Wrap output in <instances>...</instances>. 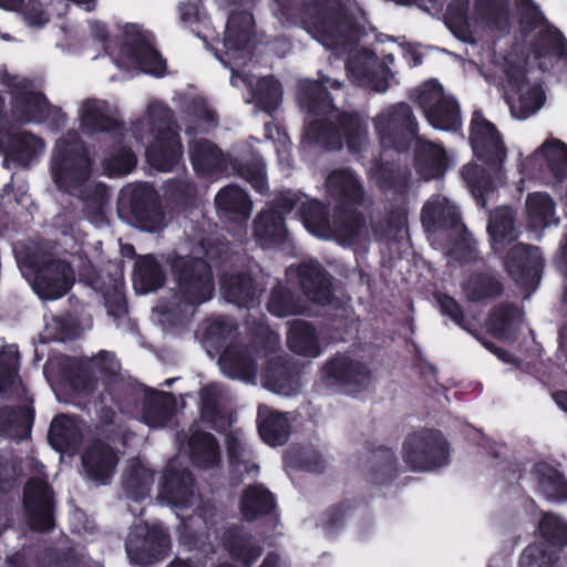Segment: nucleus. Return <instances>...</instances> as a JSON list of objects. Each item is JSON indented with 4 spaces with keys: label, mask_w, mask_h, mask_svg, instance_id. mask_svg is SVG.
I'll use <instances>...</instances> for the list:
<instances>
[{
    "label": "nucleus",
    "mask_w": 567,
    "mask_h": 567,
    "mask_svg": "<svg viewBox=\"0 0 567 567\" xmlns=\"http://www.w3.org/2000/svg\"><path fill=\"white\" fill-rule=\"evenodd\" d=\"M566 54V41L561 33L553 30L542 34L537 48L528 61L522 59L516 50L511 51L503 63L507 78L506 99L511 113L517 120H525L539 111L545 102V94L536 82L526 76L525 65L538 62L540 70H549L555 61Z\"/></svg>",
    "instance_id": "obj_1"
},
{
    "label": "nucleus",
    "mask_w": 567,
    "mask_h": 567,
    "mask_svg": "<svg viewBox=\"0 0 567 567\" xmlns=\"http://www.w3.org/2000/svg\"><path fill=\"white\" fill-rule=\"evenodd\" d=\"M513 6L534 12L529 0H475L470 11L467 1H452L445 13V24L455 38L465 43H475L495 31H504L509 24Z\"/></svg>",
    "instance_id": "obj_2"
},
{
    "label": "nucleus",
    "mask_w": 567,
    "mask_h": 567,
    "mask_svg": "<svg viewBox=\"0 0 567 567\" xmlns=\"http://www.w3.org/2000/svg\"><path fill=\"white\" fill-rule=\"evenodd\" d=\"M55 186L80 200L100 206L106 189L91 179V161L86 148L75 133H69L55 146L51 161Z\"/></svg>",
    "instance_id": "obj_3"
},
{
    "label": "nucleus",
    "mask_w": 567,
    "mask_h": 567,
    "mask_svg": "<svg viewBox=\"0 0 567 567\" xmlns=\"http://www.w3.org/2000/svg\"><path fill=\"white\" fill-rule=\"evenodd\" d=\"M132 133L146 145L147 162L155 169L171 171L181 159L182 144L171 126V112L162 103L151 102L144 115L134 123Z\"/></svg>",
    "instance_id": "obj_4"
},
{
    "label": "nucleus",
    "mask_w": 567,
    "mask_h": 567,
    "mask_svg": "<svg viewBox=\"0 0 567 567\" xmlns=\"http://www.w3.org/2000/svg\"><path fill=\"white\" fill-rule=\"evenodd\" d=\"M254 27L252 17L248 12L231 14L225 33L224 44L227 62L233 69L230 83L238 86L241 81L247 86H252L250 79L243 76L236 70L247 63L250 59V38Z\"/></svg>",
    "instance_id": "obj_5"
},
{
    "label": "nucleus",
    "mask_w": 567,
    "mask_h": 567,
    "mask_svg": "<svg viewBox=\"0 0 567 567\" xmlns=\"http://www.w3.org/2000/svg\"><path fill=\"white\" fill-rule=\"evenodd\" d=\"M305 227L316 237L336 239L341 245H350L357 235L361 220L352 212L347 217H338L331 224L326 216L323 206L317 202L301 204Z\"/></svg>",
    "instance_id": "obj_6"
},
{
    "label": "nucleus",
    "mask_w": 567,
    "mask_h": 567,
    "mask_svg": "<svg viewBox=\"0 0 567 567\" xmlns=\"http://www.w3.org/2000/svg\"><path fill=\"white\" fill-rule=\"evenodd\" d=\"M539 532L543 539L524 550L520 567H551L557 548L567 544V524L556 515L546 514L539 523Z\"/></svg>",
    "instance_id": "obj_7"
},
{
    "label": "nucleus",
    "mask_w": 567,
    "mask_h": 567,
    "mask_svg": "<svg viewBox=\"0 0 567 567\" xmlns=\"http://www.w3.org/2000/svg\"><path fill=\"white\" fill-rule=\"evenodd\" d=\"M449 449L440 432L410 435L403 444V458L415 471H430L446 464Z\"/></svg>",
    "instance_id": "obj_8"
},
{
    "label": "nucleus",
    "mask_w": 567,
    "mask_h": 567,
    "mask_svg": "<svg viewBox=\"0 0 567 567\" xmlns=\"http://www.w3.org/2000/svg\"><path fill=\"white\" fill-rule=\"evenodd\" d=\"M417 99L432 127L441 131H455L461 126L460 109L456 101L445 94L436 81L425 82L420 89Z\"/></svg>",
    "instance_id": "obj_9"
},
{
    "label": "nucleus",
    "mask_w": 567,
    "mask_h": 567,
    "mask_svg": "<svg viewBox=\"0 0 567 567\" xmlns=\"http://www.w3.org/2000/svg\"><path fill=\"white\" fill-rule=\"evenodd\" d=\"M4 85L12 87L13 105L12 115L19 122H42L49 116H60L58 109H52L45 97L33 92L29 84L16 75H4L2 78Z\"/></svg>",
    "instance_id": "obj_10"
},
{
    "label": "nucleus",
    "mask_w": 567,
    "mask_h": 567,
    "mask_svg": "<svg viewBox=\"0 0 567 567\" xmlns=\"http://www.w3.org/2000/svg\"><path fill=\"white\" fill-rule=\"evenodd\" d=\"M115 61L120 69L128 71L140 69L153 76H163L166 71L165 60L151 45L146 35L136 30L126 38Z\"/></svg>",
    "instance_id": "obj_11"
},
{
    "label": "nucleus",
    "mask_w": 567,
    "mask_h": 567,
    "mask_svg": "<svg viewBox=\"0 0 567 567\" xmlns=\"http://www.w3.org/2000/svg\"><path fill=\"white\" fill-rule=\"evenodd\" d=\"M470 142L475 156L486 161L491 169L501 167L505 158V146L495 125L478 111L473 113Z\"/></svg>",
    "instance_id": "obj_12"
},
{
    "label": "nucleus",
    "mask_w": 567,
    "mask_h": 567,
    "mask_svg": "<svg viewBox=\"0 0 567 567\" xmlns=\"http://www.w3.org/2000/svg\"><path fill=\"white\" fill-rule=\"evenodd\" d=\"M168 545V536L161 527L140 524L127 537L126 551L134 564L145 566L162 557Z\"/></svg>",
    "instance_id": "obj_13"
},
{
    "label": "nucleus",
    "mask_w": 567,
    "mask_h": 567,
    "mask_svg": "<svg viewBox=\"0 0 567 567\" xmlns=\"http://www.w3.org/2000/svg\"><path fill=\"white\" fill-rule=\"evenodd\" d=\"M179 292L190 305H199L213 296L214 285L208 265L203 259L183 262L179 278Z\"/></svg>",
    "instance_id": "obj_14"
},
{
    "label": "nucleus",
    "mask_w": 567,
    "mask_h": 567,
    "mask_svg": "<svg viewBox=\"0 0 567 567\" xmlns=\"http://www.w3.org/2000/svg\"><path fill=\"white\" fill-rule=\"evenodd\" d=\"M74 280L73 271L61 260H49L35 269L33 290L45 300L64 296Z\"/></svg>",
    "instance_id": "obj_15"
},
{
    "label": "nucleus",
    "mask_w": 567,
    "mask_h": 567,
    "mask_svg": "<svg viewBox=\"0 0 567 567\" xmlns=\"http://www.w3.org/2000/svg\"><path fill=\"white\" fill-rule=\"evenodd\" d=\"M322 380L328 386L341 385L349 393L355 394L368 388L370 374L361 363L339 357L324 365Z\"/></svg>",
    "instance_id": "obj_16"
},
{
    "label": "nucleus",
    "mask_w": 567,
    "mask_h": 567,
    "mask_svg": "<svg viewBox=\"0 0 567 567\" xmlns=\"http://www.w3.org/2000/svg\"><path fill=\"white\" fill-rule=\"evenodd\" d=\"M130 196L131 209L146 231H157L165 225L164 214L157 206V196L147 184L134 185L124 190L123 196Z\"/></svg>",
    "instance_id": "obj_17"
},
{
    "label": "nucleus",
    "mask_w": 567,
    "mask_h": 567,
    "mask_svg": "<svg viewBox=\"0 0 567 567\" xmlns=\"http://www.w3.org/2000/svg\"><path fill=\"white\" fill-rule=\"evenodd\" d=\"M178 465L177 460L168 463L158 497L171 506L187 508L194 504L196 495L189 474Z\"/></svg>",
    "instance_id": "obj_18"
},
{
    "label": "nucleus",
    "mask_w": 567,
    "mask_h": 567,
    "mask_svg": "<svg viewBox=\"0 0 567 567\" xmlns=\"http://www.w3.org/2000/svg\"><path fill=\"white\" fill-rule=\"evenodd\" d=\"M539 167L547 169L557 179L567 176V145L560 140H547L525 163L522 164V173H529Z\"/></svg>",
    "instance_id": "obj_19"
},
{
    "label": "nucleus",
    "mask_w": 567,
    "mask_h": 567,
    "mask_svg": "<svg viewBox=\"0 0 567 567\" xmlns=\"http://www.w3.org/2000/svg\"><path fill=\"white\" fill-rule=\"evenodd\" d=\"M24 508L33 528L49 529L52 527L51 492L43 480L34 478L27 484Z\"/></svg>",
    "instance_id": "obj_20"
},
{
    "label": "nucleus",
    "mask_w": 567,
    "mask_h": 567,
    "mask_svg": "<svg viewBox=\"0 0 567 567\" xmlns=\"http://www.w3.org/2000/svg\"><path fill=\"white\" fill-rule=\"evenodd\" d=\"M348 68L361 86L377 92H383L389 86V68L369 51L361 52L351 59Z\"/></svg>",
    "instance_id": "obj_21"
},
{
    "label": "nucleus",
    "mask_w": 567,
    "mask_h": 567,
    "mask_svg": "<svg viewBox=\"0 0 567 567\" xmlns=\"http://www.w3.org/2000/svg\"><path fill=\"white\" fill-rule=\"evenodd\" d=\"M215 204L218 216L227 223L246 221L252 209L245 190L235 185L221 188L215 197Z\"/></svg>",
    "instance_id": "obj_22"
},
{
    "label": "nucleus",
    "mask_w": 567,
    "mask_h": 567,
    "mask_svg": "<svg viewBox=\"0 0 567 567\" xmlns=\"http://www.w3.org/2000/svg\"><path fill=\"white\" fill-rule=\"evenodd\" d=\"M189 154L193 167L198 175L213 176L227 168V156L207 140L193 141L189 146Z\"/></svg>",
    "instance_id": "obj_23"
},
{
    "label": "nucleus",
    "mask_w": 567,
    "mask_h": 567,
    "mask_svg": "<svg viewBox=\"0 0 567 567\" xmlns=\"http://www.w3.org/2000/svg\"><path fill=\"white\" fill-rule=\"evenodd\" d=\"M81 128L86 134L111 131L116 126L113 110L102 100H85L80 109Z\"/></svg>",
    "instance_id": "obj_24"
},
{
    "label": "nucleus",
    "mask_w": 567,
    "mask_h": 567,
    "mask_svg": "<svg viewBox=\"0 0 567 567\" xmlns=\"http://www.w3.org/2000/svg\"><path fill=\"white\" fill-rule=\"evenodd\" d=\"M83 466L90 480L105 484L117 463L114 452L102 443H95L82 457Z\"/></svg>",
    "instance_id": "obj_25"
},
{
    "label": "nucleus",
    "mask_w": 567,
    "mask_h": 567,
    "mask_svg": "<svg viewBox=\"0 0 567 567\" xmlns=\"http://www.w3.org/2000/svg\"><path fill=\"white\" fill-rule=\"evenodd\" d=\"M43 151L44 143L40 137L25 131L16 132L8 140L3 164L8 165L9 161H13L27 166Z\"/></svg>",
    "instance_id": "obj_26"
},
{
    "label": "nucleus",
    "mask_w": 567,
    "mask_h": 567,
    "mask_svg": "<svg viewBox=\"0 0 567 567\" xmlns=\"http://www.w3.org/2000/svg\"><path fill=\"white\" fill-rule=\"evenodd\" d=\"M305 293L315 302L327 303L331 297V281L318 262L303 264L299 268Z\"/></svg>",
    "instance_id": "obj_27"
},
{
    "label": "nucleus",
    "mask_w": 567,
    "mask_h": 567,
    "mask_svg": "<svg viewBox=\"0 0 567 567\" xmlns=\"http://www.w3.org/2000/svg\"><path fill=\"white\" fill-rule=\"evenodd\" d=\"M259 433L261 439L271 446L284 444L290 433V426L285 414L264 406L258 412Z\"/></svg>",
    "instance_id": "obj_28"
},
{
    "label": "nucleus",
    "mask_w": 567,
    "mask_h": 567,
    "mask_svg": "<svg viewBox=\"0 0 567 567\" xmlns=\"http://www.w3.org/2000/svg\"><path fill=\"white\" fill-rule=\"evenodd\" d=\"M327 190L346 205L359 204L362 198L361 185L350 171H336L330 174Z\"/></svg>",
    "instance_id": "obj_29"
},
{
    "label": "nucleus",
    "mask_w": 567,
    "mask_h": 567,
    "mask_svg": "<svg viewBox=\"0 0 567 567\" xmlns=\"http://www.w3.org/2000/svg\"><path fill=\"white\" fill-rule=\"evenodd\" d=\"M487 229L495 251H501L513 243L516 238V229L512 209L508 207L496 209L489 217Z\"/></svg>",
    "instance_id": "obj_30"
},
{
    "label": "nucleus",
    "mask_w": 567,
    "mask_h": 567,
    "mask_svg": "<svg viewBox=\"0 0 567 567\" xmlns=\"http://www.w3.org/2000/svg\"><path fill=\"white\" fill-rule=\"evenodd\" d=\"M218 363L221 372L231 379L251 382L256 377L255 364L244 350L228 348L220 357Z\"/></svg>",
    "instance_id": "obj_31"
},
{
    "label": "nucleus",
    "mask_w": 567,
    "mask_h": 567,
    "mask_svg": "<svg viewBox=\"0 0 567 567\" xmlns=\"http://www.w3.org/2000/svg\"><path fill=\"white\" fill-rule=\"evenodd\" d=\"M295 202L285 197L280 204V212H262L254 221L255 236L266 243L276 238H280L285 233V226L281 218V212H289L293 208Z\"/></svg>",
    "instance_id": "obj_32"
},
{
    "label": "nucleus",
    "mask_w": 567,
    "mask_h": 567,
    "mask_svg": "<svg viewBox=\"0 0 567 567\" xmlns=\"http://www.w3.org/2000/svg\"><path fill=\"white\" fill-rule=\"evenodd\" d=\"M458 221V212L449 199L436 196L429 200L422 210V223L427 230L454 225Z\"/></svg>",
    "instance_id": "obj_33"
},
{
    "label": "nucleus",
    "mask_w": 567,
    "mask_h": 567,
    "mask_svg": "<svg viewBox=\"0 0 567 567\" xmlns=\"http://www.w3.org/2000/svg\"><path fill=\"white\" fill-rule=\"evenodd\" d=\"M164 282V275L158 264L150 256L141 258L136 266L133 286L136 292L145 295L159 288Z\"/></svg>",
    "instance_id": "obj_34"
},
{
    "label": "nucleus",
    "mask_w": 567,
    "mask_h": 567,
    "mask_svg": "<svg viewBox=\"0 0 567 567\" xmlns=\"http://www.w3.org/2000/svg\"><path fill=\"white\" fill-rule=\"evenodd\" d=\"M445 152L430 142H421L416 154V164L424 178L437 177L446 168Z\"/></svg>",
    "instance_id": "obj_35"
},
{
    "label": "nucleus",
    "mask_w": 567,
    "mask_h": 567,
    "mask_svg": "<svg viewBox=\"0 0 567 567\" xmlns=\"http://www.w3.org/2000/svg\"><path fill=\"white\" fill-rule=\"evenodd\" d=\"M190 456L198 467L209 468L219 460V452L215 439L204 432H196L189 440Z\"/></svg>",
    "instance_id": "obj_36"
},
{
    "label": "nucleus",
    "mask_w": 567,
    "mask_h": 567,
    "mask_svg": "<svg viewBox=\"0 0 567 567\" xmlns=\"http://www.w3.org/2000/svg\"><path fill=\"white\" fill-rule=\"evenodd\" d=\"M80 439V429L74 419L60 415L55 417L49 430V441L59 451L71 450Z\"/></svg>",
    "instance_id": "obj_37"
},
{
    "label": "nucleus",
    "mask_w": 567,
    "mask_h": 567,
    "mask_svg": "<svg viewBox=\"0 0 567 567\" xmlns=\"http://www.w3.org/2000/svg\"><path fill=\"white\" fill-rule=\"evenodd\" d=\"M322 85L339 89L341 83L337 80L330 81V79L321 78L319 83L305 82L302 84V92L300 93V103L302 106L313 111H324L330 105L329 94L322 89Z\"/></svg>",
    "instance_id": "obj_38"
},
{
    "label": "nucleus",
    "mask_w": 567,
    "mask_h": 567,
    "mask_svg": "<svg viewBox=\"0 0 567 567\" xmlns=\"http://www.w3.org/2000/svg\"><path fill=\"white\" fill-rule=\"evenodd\" d=\"M288 346L293 352L301 355L317 357L319 354V346L311 327L300 320L292 321L289 326Z\"/></svg>",
    "instance_id": "obj_39"
},
{
    "label": "nucleus",
    "mask_w": 567,
    "mask_h": 567,
    "mask_svg": "<svg viewBox=\"0 0 567 567\" xmlns=\"http://www.w3.org/2000/svg\"><path fill=\"white\" fill-rule=\"evenodd\" d=\"M526 213L533 228L548 226L555 223V205L544 193H534L527 197Z\"/></svg>",
    "instance_id": "obj_40"
},
{
    "label": "nucleus",
    "mask_w": 567,
    "mask_h": 567,
    "mask_svg": "<svg viewBox=\"0 0 567 567\" xmlns=\"http://www.w3.org/2000/svg\"><path fill=\"white\" fill-rule=\"evenodd\" d=\"M224 298L238 306L247 305L256 293L252 280L243 275L226 276L220 285Z\"/></svg>",
    "instance_id": "obj_41"
},
{
    "label": "nucleus",
    "mask_w": 567,
    "mask_h": 567,
    "mask_svg": "<svg viewBox=\"0 0 567 567\" xmlns=\"http://www.w3.org/2000/svg\"><path fill=\"white\" fill-rule=\"evenodd\" d=\"M375 126L379 131L382 143L385 144L386 131H396L401 128L413 130V116L411 110L405 104H400L388 113L381 114L375 120Z\"/></svg>",
    "instance_id": "obj_42"
},
{
    "label": "nucleus",
    "mask_w": 567,
    "mask_h": 567,
    "mask_svg": "<svg viewBox=\"0 0 567 567\" xmlns=\"http://www.w3.org/2000/svg\"><path fill=\"white\" fill-rule=\"evenodd\" d=\"M540 266L542 257L538 249L525 245H515L511 251V257L506 261L507 270L512 276H516L519 269L537 272Z\"/></svg>",
    "instance_id": "obj_43"
},
{
    "label": "nucleus",
    "mask_w": 567,
    "mask_h": 567,
    "mask_svg": "<svg viewBox=\"0 0 567 567\" xmlns=\"http://www.w3.org/2000/svg\"><path fill=\"white\" fill-rule=\"evenodd\" d=\"M272 507V495L261 486H251L245 492L241 511L247 519H254L258 514L267 513Z\"/></svg>",
    "instance_id": "obj_44"
},
{
    "label": "nucleus",
    "mask_w": 567,
    "mask_h": 567,
    "mask_svg": "<svg viewBox=\"0 0 567 567\" xmlns=\"http://www.w3.org/2000/svg\"><path fill=\"white\" fill-rule=\"evenodd\" d=\"M281 100V87L271 76L259 80L254 96L248 102H254L259 110L267 113L274 112Z\"/></svg>",
    "instance_id": "obj_45"
},
{
    "label": "nucleus",
    "mask_w": 567,
    "mask_h": 567,
    "mask_svg": "<svg viewBox=\"0 0 567 567\" xmlns=\"http://www.w3.org/2000/svg\"><path fill=\"white\" fill-rule=\"evenodd\" d=\"M342 135L350 152H360L368 141L365 122L358 115L346 116L342 124Z\"/></svg>",
    "instance_id": "obj_46"
},
{
    "label": "nucleus",
    "mask_w": 567,
    "mask_h": 567,
    "mask_svg": "<svg viewBox=\"0 0 567 567\" xmlns=\"http://www.w3.org/2000/svg\"><path fill=\"white\" fill-rule=\"evenodd\" d=\"M136 165L135 155L126 147L113 148L105 159V171L110 176H122L132 172Z\"/></svg>",
    "instance_id": "obj_47"
},
{
    "label": "nucleus",
    "mask_w": 567,
    "mask_h": 567,
    "mask_svg": "<svg viewBox=\"0 0 567 567\" xmlns=\"http://www.w3.org/2000/svg\"><path fill=\"white\" fill-rule=\"evenodd\" d=\"M502 291L501 284L484 275L474 276L465 286V293L468 299L478 301L487 297L498 296Z\"/></svg>",
    "instance_id": "obj_48"
},
{
    "label": "nucleus",
    "mask_w": 567,
    "mask_h": 567,
    "mask_svg": "<svg viewBox=\"0 0 567 567\" xmlns=\"http://www.w3.org/2000/svg\"><path fill=\"white\" fill-rule=\"evenodd\" d=\"M228 454L230 466L235 473L243 474L245 471L255 474L258 471V466L251 463L250 453L238 439L230 441Z\"/></svg>",
    "instance_id": "obj_49"
},
{
    "label": "nucleus",
    "mask_w": 567,
    "mask_h": 567,
    "mask_svg": "<svg viewBox=\"0 0 567 567\" xmlns=\"http://www.w3.org/2000/svg\"><path fill=\"white\" fill-rule=\"evenodd\" d=\"M19 365V353L14 346H7L0 354V391L14 382Z\"/></svg>",
    "instance_id": "obj_50"
},
{
    "label": "nucleus",
    "mask_w": 567,
    "mask_h": 567,
    "mask_svg": "<svg viewBox=\"0 0 567 567\" xmlns=\"http://www.w3.org/2000/svg\"><path fill=\"white\" fill-rule=\"evenodd\" d=\"M152 482V473L143 465H138L127 481V489L132 497L138 498L150 491Z\"/></svg>",
    "instance_id": "obj_51"
},
{
    "label": "nucleus",
    "mask_w": 567,
    "mask_h": 567,
    "mask_svg": "<svg viewBox=\"0 0 567 567\" xmlns=\"http://www.w3.org/2000/svg\"><path fill=\"white\" fill-rule=\"evenodd\" d=\"M312 32L315 33L313 38L327 48H337L346 43L339 27L337 28L332 21H324L320 25H316Z\"/></svg>",
    "instance_id": "obj_52"
},
{
    "label": "nucleus",
    "mask_w": 567,
    "mask_h": 567,
    "mask_svg": "<svg viewBox=\"0 0 567 567\" xmlns=\"http://www.w3.org/2000/svg\"><path fill=\"white\" fill-rule=\"evenodd\" d=\"M519 311L507 308L502 310L498 315H496L491 323V327L499 334L501 338L506 339L507 330H509L513 326H516L520 320Z\"/></svg>",
    "instance_id": "obj_53"
},
{
    "label": "nucleus",
    "mask_w": 567,
    "mask_h": 567,
    "mask_svg": "<svg viewBox=\"0 0 567 567\" xmlns=\"http://www.w3.org/2000/svg\"><path fill=\"white\" fill-rule=\"evenodd\" d=\"M268 309L277 317H286L299 311L297 306L290 303L287 293L281 290H276L272 292Z\"/></svg>",
    "instance_id": "obj_54"
},
{
    "label": "nucleus",
    "mask_w": 567,
    "mask_h": 567,
    "mask_svg": "<svg viewBox=\"0 0 567 567\" xmlns=\"http://www.w3.org/2000/svg\"><path fill=\"white\" fill-rule=\"evenodd\" d=\"M240 175L258 192L264 193L267 189V179L261 159H256L252 166L244 167Z\"/></svg>",
    "instance_id": "obj_55"
},
{
    "label": "nucleus",
    "mask_w": 567,
    "mask_h": 567,
    "mask_svg": "<svg viewBox=\"0 0 567 567\" xmlns=\"http://www.w3.org/2000/svg\"><path fill=\"white\" fill-rule=\"evenodd\" d=\"M230 554L237 559L250 566L252 561L260 555V550L252 547L247 539L240 538L229 547Z\"/></svg>",
    "instance_id": "obj_56"
},
{
    "label": "nucleus",
    "mask_w": 567,
    "mask_h": 567,
    "mask_svg": "<svg viewBox=\"0 0 567 567\" xmlns=\"http://www.w3.org/2000/svg\"><path fill=\"white\" fill-rule=\"evenodd\" d=\"M167 419L166 409L158 406V394L156 395V403H150L144 408L143 420L151 427H159L164 425Z\"/></svg>",
    "instance_id": "obj_57"
},
{
    "label": "nucleus",
    "mask_w": 567,
    "mask_h": 567,
    "mask_svg": "<svg viewBox=\"0 0 567 567\" xmlns=\"http://www.w3.org/2000/svg\"><path fill=\"white\" fill-rule=\"evenodd\" d=\"M462 174L468 187L471 188L472 194L474 196L483 197V194L480 189L481 183L485 181V172L483 168L476 164H471L463 168Z\"/></svg>",
    "instance_id": "obj_58"
},
{
    "label": "nucleus",
    "mask_w": 567,
    "mask_h": 567,
    "mask_svg": "<svg viewBox=\"0 0 567 567\" xmlns=\"http://www.w3.org/2000/svg\"><path fill=\"white\" fill-rule=\"evenodd\" d=\"M24 19L30 25L41 27L49 21V14L42 9L41 3L31 0L24 13Z\"/></svg>",
    "instance_id": "obj_59"
},
{
    "label": "nucleus",
    "mask_w": 567,
    "mask_h": 567,
    "mask_svg": "<svg viewBox=\"0 0 567 567\" xmlns=\"http://www.w3.org/2000/svg\"><path fill=\"white\" fill-rule=\"evenodd\" d=\"M92 367L102 372L115 373L120 364L111 353L102 351L92 359Z\"/></svg>",
    "instance_id": "obj_60"
},
{
    "label": "nucleus",
    "mask_w": 567,
    "mask_h": 567,
    "mask_svg": "<svg viewBox=\"0 0 567 567\" xmlns=\"http://www.w3.org/2000/svg\"><path fill=\"white\" fill-rule=\"evenodd\" d=\"M437 301L444 313L449 315L457 324H462V312L458 305L447 296H439Z\"/></svg>",
    "instance_id": "obj_61"
},
{
    "label": "nucleus",
    "mask_w": 567,
    "mask_h": 567,
    "mask_svg": "<svg viewBox=\"0 0 567 567\" xmlns=\"http://www.w3.org/2000/svg\"><path fill=\"white\" fill-rule=\"evenodd\" d=\"M216 391H217V388L215 385L206 386L202 391V399H203V402H204V411H203L204 417H206V414H207V412H208V410L210 409V405H212L209 396L213 395Z\"/></svg>",
    "instance_id": "obj_62"
},
{
    "label": "nucleus",
    "mask_w": 567,
    "mask_h": 567,
    "mask_svg": "<svg viewBox=\"0 0 567 567\" xmlns=\"http://www.w3.org/2000/svg\"><path fill=\"white\" fill-rule=\"evenodd\" d=\"M90 30L91 33L99 40H103L107 34L105 25L97 21L90 23Z\"/></svg>",
    "instance_id": "obj_63"
},
{
    "label": "nucleus",
    "mask_w": 567,
    "mask_h": 567,
    "mask_svg": "<svg viewBox=\"0 0 567 567\" xmlns=\"http://www.w3.org/2000/svg\"><path fill=\"white\" fill-rule=\"evenodd\" d=\"M265 384H266V386L269 390H271V391H274L276 393H279V394H282V395H289L291 393V390L290 389H286L285 385L277 384L276 382H272L270 377L266 378Z\"/></svg>",
    "instance_id": "obj_64"
}]
</instances>
